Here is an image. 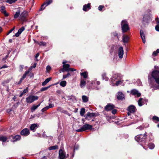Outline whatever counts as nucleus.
<instances>
[{
  "label": "nucleus",
  "instance_id": "f257e3e1",
  "mask_svg": "<svg viewBox=\"0 0 159 159\" xmlns=\"http://www.w3.org/2000/svg\"><path fill=\"white\" fill-rule=\"evenodd\" d=\"M155 70L152 71L151 75L152 78L154 80L155 82L157 84V86L154 85L151 81V78L148 76V80L152 87H153L155 89H159V69L157 68L158 67L155 66Z\"/></svg>",
  "mask_w": 159,
  "mask_h": 159
},
{
  "label": "nucleus",
  "instance_id": "f03ea898",
  "mask_svg": "<svg viewBox=\"0 0 159 159\" xmlns=\"http://www.w3.org/2000/svg\"><path fill=\"white\" fill-rule=\"evenodd\" d=\"M121 27L122 32L123 33H126L130 30L129 24L126 20H122L121 23Z\"/></svg>",
  "mask_w": 159,
  "mask_h": 159
},
{
  "label": "nucleus",
  "instance_id": "7ed1b4c3",
  "mask_svg": "<svg viewBox=\"0 0 159 159\" xmlns=\"http://www.w3.org/2000/svg\"><path fill=\"white\" fill-rule=\"evenodd\" d=\"M147 136L146 133H145L144 134H139L135 137V139L137 142L141 143L142 144L144 143L146 141V138Z\"/></svg>",
  "mask_w": 159,
  "mask_h": 159
},
{
  "label": "nucleus",
  "instance_id": "20e7f679",
  "mask_svg": "<svg viewBox=\"0 0 159 159\" xmlns=\"http://www.w3.org/2000/svg\"><path fill=\"white\" fill-rule=\"evenodd\" d=\"M123 77V75L120 74H114L111 78L110 84L112 85L113 86L115 84L114 83V82L115 81H116L118 80L122 79Z\"/></svg>",
  "mask_w": 159,
  "mask_h": 159
},
{
  "label": "nucleus",
  "instance_id": "39448f33",
  "mask_svg": "<svg viewBox=\"0 0 159 159\" xmlns=\"http://www.w3.org/2000/svg\"><path fill=\"white\" fill-rule=\"evenodd\" d=\"M38 97L37 96L30 95L26 98V102L27 103H30L38 99Z\"/></svg>",
  "mask_w": 159,
  "mask_h": 159
},
{
  "label": "nucleus",
  "instance_id": "423d86ee",
  "mask_svg": "<svg viewBox=\"0 0 159 159\" xmlns=\"http://www.w3.org/2000/svg\"><path fill=\"white\" fill-rule=\"evenodd\" d=\"M28 15V12L25 10L24 11L20 14V15L19 16V20L22 21H25Z\"/></svg>",
  "mask_w": 159,
  "mask_h": 159
},
{
  "label": "nucleus",
  "instance_id": "0eeeda50",
  "mask_svg": "<svg viewBox=\"0 0 159 159\" xmlns=\"http://www.w3.org/2000/svg\"><path fill=\"white\" fill-rule=\"evenodd\" d=\"M115 107V106L113 104L108 103L105 107V109L106 111H109L114 109Z\"/></svg>",
  "mask_w": 159,
  "mask_h": 159
},
{
  "label": "nucleus",
  "instance_id": "6e6552de",
  "mask_svg": "<svg viewBox=\"0 0 159 159\" xmlns=\"http://www.w3.org/2000/svg\"><path fill=\"white\" fill-rule=\"evenodd\" d=\"M30 134V132L29 129L27 128H25L21 131L20 134L21 135L27 136Z\"/></svg>",
  "mask_w": 159,
  "mask_h": 159
},
{
  "label": "nucleus",
  "instance_id": "1a4fd4ad",
  "mask_svg": "<svg viewBox=\"0 0 159 159\" xmlns=\"http://www.w3.org/2000/svg\"><path fill=\"white\" fill-rule=\"evenodd\" d=\"M59 157L60 159H64L66 157L65 152L60 149L59 152Z\"/></svg>",
  "mask_w": 159,
  "mask_h": 159
},
{
  "label": "nucleus",
  "instance_id": "9d476101",
  "mask_svg": "<svg viewBox=\"0 0 159 159\" xmlns=\"http://www.w3.org/2000/svg\"><path fill=\"white\" fill-rule=\"evenodd\" d=\"M118 55L120 58L121 59L123 58L124 55V50L122 47H120L118 49Z\"/></svg>",
  "mask_w": 159,
  "mask_h": 159
},
{
  "label": "nucleus",
  "instance_id": "9b49d317",
  "mask_svg": "<svg viewBox=\"0 0 159 159\" xmlns=\"http://www.w3.org/2000/svg\"><path fill=\"white\" fill-rule=\"evenodd\" d=\"M116 97L118 100H122L125 98L124 94L121 92H119L117 93Z\"/></svg>",
  "mask_w": 159,
  "mask_h": 159
},
{
  "label": "nucleus",
  "instance_id": "f8f14e48",
  "mask_svg": "<svg viewBox=\"0 0 159 159\" xmlns=\"http://www.w3.org/2000/svg\"><path fill=\"white\" fill-rule=\"evenodd\" d=\"M130 93L133 95H137V97H139L141 96V93L136 89L131 90L130 91Z\"/></svg>",
  "mask_w": 159,
  "mask_h": 159
},
{
  "label": "nucleus",
  "instance_id": "ddd939ff",
  "mask_svg": "<svg viewBox=\"0 0 159 159\" xmlns=\"http://www.w3.org/2000/svg\"><path fill=\"white\" fill-rule=\"evenodd\" d=\"M93 126L90 125L88 124H85L83 125L82 127V128L83 130V131L91 129Z\"/></svg>",
  "mask_w": 159,
  "mask_h": 159
},
{
  "label": "nucleus",
  "instance_id": "4468645a",
  "mask_svg": "<svg viewBox=\"0 0 159 159\" xmlns=\"http://www.w3.org/2000/svg\"><path fill=\"white\" fill-rule=\"evenodd\" d=\"M11 140L12 142H14L19 140L21 139V137L20 135H16L14 136H12Z\"/></svg>",
  "mask_w": 159,
  "mask_h": 159
},
{
  "label": "nucleus",
  "instance_id": "2eb2a0df",
  "mask_svg": "<svg viewBox=\"0 0 159 159\" xmlns=\"http://www.w3.org/2000/svg\"><path fill=\"white\" fill-rule=\"evenodd\" d=\"M5 7L4 6H2L0 7V11L3 13L5 16H8V14L7 12L5 10Z\"/></svg>",
  "mask_w": 159,
  "mask_h": 159
},
{
  "label": "nucleus",
  "instance_id": "dca6fc26",
  "mask_svg": "<svg viewBox=\"0 0 159 159\" xmlns=\"http://www.w3.org/2000/svg\"><path fill=\"white\" fill-rule=\"evenodd\" d=\"M140 34L141 35V37L142 40L143 42L145 43L146 42V39L145 34L143 30H141L140 31Z\"/></svg>",
  "mask_w": 159,
  "mask_h": 159
},
{
  "label": "nucleus",
  "instance_id": "f3484780",
  "mask_svg": "<svg viewBox=\"0 0 159 159\" xmlns=\"http://www.w3.org/2000/svg\"><path fill=\"white\" fill-rule=\"evenodd\" d=\"M90 9V4L89 3L87 5L85 4L84 5L83 8V10L84 11H86Z\"/></svg>",
  "mask_w": 159,
  "mask_h": 159
},
{
  "label": "nucleus",
  "instance_id": "a211bd4d",
  "mask_svg": "<svg viewBox=\"0 0 159 159\" xmlns=\"http://www.w3.org/2000/svg\"><path fill=\"white\" fill-rule=\"evenodd\" d=\"M149 18V16L148 15H145L143 18L142 23L144 24L145 23H147L148 19Z\"/></svg>",
  "mask_w": 159,
  "mask_h": 159
},
{
  "label": "nucleus",
  "instance_id": "6ab92c4d",
  "mask_svg": "<svg viewBox=\"0 0 159 159\" xmlns=\"http://www.w3.org/2000/svg\"><path fill=\"white\" fill-rule=\"evenodd\" d=\"M128 109L130 113L134 112L136 110L135 107L132 105L128 107Z\"/></svg>",
  "mask_w": 159,
  "mask_h": 159
},
{
  "label": "nucleus",
  "instance_id": "aec40b11",
  "mask_svg": "<svg viewBox=\"0 0 159 159\" xmlns=\"http://www.w3.org/2000/svg\"><path fill=\"white\" fill-rule=\"evenodd\" d=\"M129 37L127 35L124 34L122 36V40L124 43H127L128 42Z\"/></svg>",
  "mask_w": 159,
  "mask_h": 159
},
{
  "label": "nucleus",
  "instance_id": "412c9836",
  "mask_svg": "<svg viewBox=\"0 0 159 159\" xmlns=\"http://www.w3.org/2000/svg\"><path fill=\"white\" fill-rule=\"evenodd\" d=\"M38 126L37 124H32L30 127V129L31 130L34 131L37 128Z\"/></svg>",
  "mask_w": 159,
  "mask_h": 159
},
{
  "label": "nucleus",
  "instance_id": "4be33fe9",
  "mask_svg": "<svg viewBox=\"0 0 159 159\" xmlns=\"http://www.w3.org/2000/svg\"><path fill=\"white\" fill-rule=\"evenodd\" d=\"M52 79L51 77H49L46 79L42 83V85L43 86L45 85Z\"/></svg>",
  "mask_w": 159,
  "mask_h": 159
},
{
  "label": "nucleus",
  "instance_id": "5701e85b",
  "mask_svg": "<svg viewBox=\"0 0 159 159\" xmlns=\"http://www.w3.org/2000/svg\"><path fill=\"white\" fill-rule=\"evenodd\" d=\"M20 11L18 9L17 11L16 12L15 14L14 15V18H17L18 17H19L20 15Z\"/></svg>",
  "mask_w": 159,
  "mask_h": 159
},
{
  "label": "nucleus",
  "instance_id": "b1692460",
  "mask_svg": "<svg viewBox=\"0 0 159 159\" xmlns=\"http://www.w3.org/2000/svg\"><path fill=\"white\" fill-rule=\"evenodd\" d=\"M95 115V113H90L89 112H88L87 113L86 116V119L88 120H89V119H88V117H93Z\"/></svg>",
  "mask_w": 159,
  "mask_h": 159
},
{
  "label": "nucleus",
  "instance_id": "393cba45",
  "mask_svg": "<svg viewBox=\"0 0 159 159\" xmlns=\"http://www.w3.org/2000/svg\"><path fill=\"white\" fill-rule=\"evenodd\" d=\"M28 72H27V71H26L25 72V73L23 75V76L21 77V78L20 79V80L19 84H20L22 80L26 77V75L29 74Z\"/></svg>",
  "mask_w": 159,
  "mask_h": 159
},
{
  "label": "nucleus",
  "instance_id": "a878e982",
  "mask_svg": "<svg viewBox=\"0 0 159 159\" xmlns=\"http://www.w3.org/2000/svg\"><path fill=\"white\" fill-rule=\"evenodd\" d=\"M70 66V65L69 64H66V65H63L62 67L65 69L66 71L69 72V69Z\"/></svg>",
  "mask_w": 159,
  "mask_h": 159
},
{
  "label": "nucleus",
  "instance_id": "bb28decb",
  "mask_svg": "<svg viewBox=\"0 0 159 159\" xmlns=\"http://www.w3.org/2000/svg\"><path fill=\"white\" fill-rule=\"evenodd\" d=\"M123 81H124V80L122 79L118 80L116 81V86H117L119 85L122 84V83H123Z\"/></svg>",
  "mask_w": 159,
  "mask_h": 159
},
{
  "label": "nucleus",
  "instance_id": "cd10ccee",
  "mask_svg": "<svg viewBox=\"0 0 159 159\" xmlns=\"http://www.w3.org/2000/svg\"><path fill=\"white\" fill-rule=\"evenodd\" d=\"M82 98L83 101L84 102H87L88 101V98L87 96H83Z\"/></svg>",
  "mask_w": 159,
  "mask_h": 159
},
{
  "label": "nucleus",
  "instance_id": "c85d7f7f",
  "mask_svg": "<svg viewBox=\"0 0 159 159\" xmlns=\"http://www.w3.org/2000/svg\"><path fill=\"white\" fill-rule=\"evenodd\" d=\"M86 84V82L84 80H82L81 81L80 83V86L81 88L84 87H85Z\"/></svg>",
  "mask_w": 159,
  "mask_h": 159
},
{
  "label": "nucleus",
  "instance_id": "c756f323",
  "mask_svg": "<svg viewBox=\"0 0 159 159\" xmlns=\"http://www.w3.org/2000/svg\"><path fill=\"white\" fill-rule=\"evenodd\" d=\"M42 102H40L39 104L37 105H33L31 107V109L32 111H34L35 110H36V109L38 108V107L40 105L41 103H42Z\"/></svg>",
  "mask_w": 159,
  "mask_h": 159
},
{
  "label": "nucleus",
  "instance_id": "7c9ffc66",
  "mask_svg": "<svg viewBox=\"0 0 159 159\" xmlns=\"http://www.w3.org/2000/svg\"><path fill=\"white\" fill-rule=\"evenodd\" d=\"M80 75L83 76L84 78H86L88 77V73L86 72H84L81 73H80Z\"/></svg>",
  "mask_w": 159,
  "mask_h": 159
},
{
  "label": "nucleus",
  "instance_id": "2f4dec72",
  "mask_svg": "<svg viewBox=\"0 0 159 159\" xmlns=\"http://www.w3.org/2000/svg\"><path fill=\"white\" fill-rule=\"evenodd\" d=\"M148 147L150 149H153L155 147V145L152 143H150L148 144Z\"/></svg>",
  "mask_w": 159,
  "mask_h": 159
},
{
  "label": "nucleus",
  "instance_id": "473e14b6",
  "mask_svg": "<svg viewBox=\"0 0 159 159\" xmlns=\"http://www.w3.org/2000/svg\"><path fill=\"white\" fill-rule=\"evenodd\" d=\"M102 77L103 80L107 81L108 80V78L106 76V75L105 73H103L102 75Z\"/></svg>",
  "mask_w": 159,
  "mask_h": 159
},
{
  "label": "nucleus",
  "instance_id": "72a5a7b5",
  "mask_svg": "<svg viewBox=\"0 0 159 159\" xmlns=\"http://www.w3.org/2000/svg\"><path fill=\"white\" fill-rule=\"evenodd\" d=\"M36 43L40 46H46V43L43 41H41L40 42H36Z\"/></svg>",
  "mask_w": 159,
  "mask_h": 159
},
{
  "label": "nucleus",
  "instance_id": "f704fd0d",
  "mask_svg": "<svg viewBox=\"0 0 159 159\" xmlns=\"http://www.w3.org/2000/svg\"><path fill=\"white\" fill-rule=\"evenodd\" d=\"M58 146L57 145H55L52 146L50 147L48 149L50 150H55L58 148Z\"/></svg>",
  "mask_w": 159,
  "mask_h": 159
},
{
  "label": "nucleus",
  "instance_id": "c9c22d12",
  "mask_svg": "<svg viewBox=\"0 0 159 159\" xmlns=\"http://www.w3.org/2000/svg\"><path fill=\"white\" fill-rule=\"evenodd\" d=\"M66 84V81H61L60 83V85L62 87H65Z\"/></svg>",
  "mask_w": 159,
  "mask_h": 159
},
{
  "label": "nucleus",
  "instance_id": "e433bc0d",
  "mask_svg": "<svg viewBox=\"0 0 159 159\" xmlns=\"http://www.w3.org/2000/svg\"><path fill=\"white\" fill-rule=\"evenodd\" d=\"M7 138L4 136H0V141L3 142H5L7 140Z\"/></svg>",
  "mask_w": 159,
  "mask_h": 159
},
{
  "label": "nucleus",
  "instance_id": "4c0bfd02",
  "mask_svg": "<svg viewBox=\"0 0 159 159\" xmlns=\"http://www.w3.org/2000/svg\"><path fill=\"white\" fill-rule=\"evenodd\" d=\"M85 110L84 108H83L81 109L80 111V115L81 116H84V113L85 112Z\"/></svg>",
  "mask_w": 159,
  "mask_h": 159
},
{
  "label": "nucleus",
  "instance_id": "58836bf2",
  "mask_svg": "<svg viewBox=\"0 0 159 159\" xmlns=\"http://www.w3.org/2000/svg\"><path fill=\"white\" fill-rule=\"evenodd\" d=\"M70 76V73L69 72H68V73L66 75H63L62 80H63L69 77Z\"/></svg>",
  "mask_w": 159,
  "mask_h": 159
},
{
  "label": "nucleus",
  "instance_id": "ea45409f",
  "mask_svg": "<svg viewBox=\"0 0 159 159\" xmlns=\"http://www.w3.org/2000/svg\"><path fill=\"white\" fill-rule=\"evenodd\" d=\"M142 98H140L138 102V105L140 107L142 106L143 105V103L142 102Z\"/></svg>",
  "mask_w": 159,
  "mask_h": 159
},
{
  "label": "nucleus",
  "instance_id": "a19ab883",
  "mask_svg": "<svg viewBox=\"0 0 159 159\" xmlns=\"http://www.w3.org/2000/svg\"><path fill=\"white\" fill-rule=\"evenodd\" d=\"M17 0H7L6 2L10 4H11L12 3H15Z\"/></svg>",
  "mask_w": 159,
  "mask_h": 159
},
{
  "label": "nucleus",
  "instance_id": "79ce46f5",
  "mask_svg": "<svg viewBox=\"0 0 159 159\" xmlns=\"http://www.w3.org/2000/svg\"><path fill=\"white\" fill-rule=\"evenodd\" d=\"M159 53V49H157L156 51H154L152 53V55L156 56Z\"/></svg>",
  "mask_w": 159,
  "mask_h": 159
},
{
  "label": "nucleus",
  "instance_id": "37998d69",
  "mask_svg": "<svg viewBox=\"0 0 159 159\" xmlns=\"http://www.w3.org/2000/svg\"><path fill=\"white\" fill-rule=\"evenodd\" d=\"M152 120L154 121L156 120L157 122L159 121V117L156 116H154L152 117Z\"/></svg>",
  "mask_w": 159,
  "mask_h": 159
},
{
  "label": "nucleus",
  "instance_id": "c03bdc74",
  "mask_svg": "<svg viewBox=\"0 0 159 159\" xmlns=\"http://www.w3.org/2000/svg\"><path fill=\"white\" fill-rule=\"evenodd\" d=\"M52 2V0H48L47 2H44V4H46L45 7H46L48 5H49Z\"/></svg>",
  "mask_w": 159,
  "mask_h": 159
},
{
  "label": "nucleus",
  "instance_id": "a18cd8bd",
  "mask_svg": "<svg viewBox=\"0 0 159 159\" xmlns=\"http://www.w3.org/2000/svg\"><path fill=\"white\" fill-rule=\"evenodd\" d=\"M25 30V28L24 27H22L21 28L19 29L18 31L20 32V34H21V33Z\"/></svg>",
  "mask_w": 159,
  "mask_h": 159
},
{
  "label": "nucleus",
  "instance_id": "49530a36",
  "mask_svg": "<svg viewBox=\"0 0 159 159\" xmlns=\"http://www.w3.org/2000/svg\"><path fill=\"white\" fill-rule=\"evenodd\" d=\"M51 85H50L48 87H43V88H42L41 89V90L42 91H45L47 90L49 88H50V87Z\"/></svg>",
  "mask_w": 159,
  "mask_h": 159
},
{
  "label": "nucleus",
  "instance_id": "de8ad7c7",
  "mask_svg": "<svg viewBox=\"0 0 159 159\" xmlns=\"http://www.w3.org/2000/svg\"><path fill=\"white\" fill-rule=\"evenodd\" d=\"M62 113L68 115L69 116H70V114L66 110H63L62 111Z\"/></svg>",
  "mask_w": 159,
  "mask_h": 159
},
{
  "label": "nucleus",
  "instance_id": "09e8293b",
  "mask_svg": "<svg viewBox=\"0 0 159 159\" xmlns=\"http://www.w3.org/2000/svg\"><path fill=\"white\" fill-rule=\"evenodd\" d=\"M48 109H49V108L48 106H46V107H44L42 109V110H41V111L42 112H44V111L48 110Z\"/></svg>",
  "mask_w": 159,
  "mask_h": 159
},
{
  "label": "nucleus",
  "instance_id": "8fccbe9b",
  "mask_svg": "<svg viewBox=\"0 0 159 159\" xmlns=\"http://www.w3.org/2000/svg\"><path fill=\"white\" fill-rule=\"evenodd\" d=\"M63 109L61 107H57V111H60L61 113H62V111H63Z\"/></svg>",
  "mask_w": 159,
  "mask_h": 159
},
{
  "label": "nucleus",
  "instance_id": "3c124183",
  "mask_svg": "<svg viewBox=\"0 0 159 159\" xmlns=\"http://www.w3.org/2000/svg\"><path fill=\"white\" fill-rule=\"evenodd\" d=\"M45 5H46V4H45L44 3V4L41 6V8H40V9H39V10L41 11V10H44V9L45 7H46L45 6L44 7Z\"/></svg>",
  "mask_w": 159,
  "mask_h": 159
},
{
  "label": "nucleus",
  "instance_id": "603ef678",
  "mask_svg": "<svg viewBox=\"0 0 159 159\" xmlns=\"http://www.w3.org/2000/svg\"><path fill=\"white\" fill-rule=\"evenodd\" d=\"M158 24L156 25L155 27V29L157 31H159V24Z\"/></svg>",
  "mask_w": 159,
  "mask_h": 159
},
{
  "label": "nucleus",
  "instance_id": "864d4df0",
  "mask_svg": "<svg viewBox=\"0 0 159 159\" xmlns=\"http://www.w3.org/2000/svg\"><path fill=\"white\" fill-rule=\"evenodd\" d=\"M65 71H66V70L64 68H61L59 70V72L60 73H61V72H64Z\"/></svg>",
  "mask_w": 159,
  "mask_h": 159
},
{
  "label": "nucleus",
  "instance_id": "5fc2aeb1",
  "mask_svg": "<svg viewBox=\"0 0 159 159\" xmlns=\"http://www.w3.org/2000/svg\"><path fill=\"white\" fill-rule=\"evenodd\" d=\"M51 69V67L49 66H47L46 67V70L48 71H50Z\"/></svg>",
  "mask_w": 159,
  "mask_h": 159
},
{
  "label": "nucleus",
  "instance_id": "6e6d98bb",
  "mask_svg": "<svg viewBox=\"0 0 159 159\" xmlns=\"http://www.w3.org/2000/svg\"><path fill=\"white\" fill-rule=\"evenodd\" d=\"M104 7L103 6L100 5L98 7V9L99 11H101Z\"/></svg>",
  "mask_w": 159,
  "mask_h": 159
},
{
  "label": "nucleus",
  "instance_id": "4d7b16f0",
  "mask_svg": "<svg viewBox=\"0 0 159 159\" xmlns=\"http://www.w3.org/2000/svg\"><path fill=\"white\" fill-rule=\"evenodd\" d=\"M112 110V111L111 112H112V114H116V113L117 110L115 109H113Z\"/></svg>",
  "mask_w": 159,
  "mask_h": 159
},
{
  "label": "nucleus",
  "instance_id": "13d9d810",
  "mask_svg": "<svg viewBox=\"0 0 159 159\" xmlns=\"http://www.w3.org/2000/svg\"><path fill=\"white\" fill-rule=\"evenodd\" d=\"M9 53H8V54L6 55L2 59V61H5V60L7 59V57H8Z\"/></svg>",
  "mask_w": 159,
  "mask_h": 159
},
{
  "label": "nucleus",
  "instance_id": "bf43d9fd",
  "mask_svg": "<svg viewBox=\"0 0 159 159\" xmlns=\"http://www.w3.org/2000/svg\"><path fill=\"white\" fill-rule=\"evenodd\" d=\"M48 107L49 108H52L54 107V105L53 104H50Z\"/></svg>",
  "mask_w": 159,
  "mask_h": 159
},
{
  "label": "nucleus",
  "instance_id": "052dcab7",
  "mask_svg": "<svg viewBox=\"0 0 159 159\" xmlns=\"http://www.w3.org/2000/svg\"><path fill=\"white\" fill-rule=\"evenodd\" d=\"M76 70V69L74 68H70L69 69V71H74Z\"/></svg>",
  "mask_w": 159,
  "mask_h": 159
},
{
  "label": "nucleus",
  "instance_id": "680f3d73",
  "mask_svg": "<svg viewBox=\"0 0 159 159\" xmlns=\"http://www.w3.org/2000/svg\"><path fill=\"white\" fill-rule=\"evenodd\" d=\"M28 87H27L26 88V89H24V90H23V93H25L27 92H28Z\"/></svg>",
  "mask_w": 159,
  "mask_h": 159
},
{
  "label": "nucleus",
  "instance_id": "e2e57ef3",
  "mask_svg": "<svg viewBox=\"0 0 159 159\" xmlns=\"http://www.w3.org/2000/svg\"><path fill=\"white\" fill-rule=\"evenodd\" d=\"M76 131L77 132L84 131L82 127L80 129L76 130Z\"/></svg>",
  "mask_w": 159,
  "mask_h": 159
},
{
  "label": "nucleus",
  "instance_id": "0e129e2a",
  "mask_svg": "<svg viewBox=\"0 0 159 159\" xmlns=\"http://www.w3.org/2000/svg\"><path fill=\"white\" fill-rule=\"evenodd\" d=\"M79 148V146L78 145L75 144L74 147V151L77 150Z\"/></svg>",
  "mask_w": 159,
  "mask_h": 159
},
{
  "label": "nucleus",
  "instance_id": "69168bd1",
  "mask_svg": "<svg viewBox=\"0 0 159 159\" xmlns=\"http://www.w3.org/2000/svg\"><path fill=\"white\" fill-rule=\"evenodd\" d=\"M20 34V32H19L18 31V32L16 33L15 34V36L16 37H18L20 35V34Z\"/></svg>",
  "mask_w": 159,
  "mask_h": 159
},
{
  "label": "nucleus",
  "instance_id": "338daca9",
  "mask_svg": "<svg viewBox=\"0 0 159 159\" xmlns=\"http://www.w3.org/2000/svg\"><path fill=\"white\" fill-rule=\"evenodd\" d=\"M14 28H15V27L13 28H12V29L11 30L9 31V32L7 33V35H8L9 34H10L14 30Z\"/></svg>",
  "mask_w": 159,
  "mask_h": 159
},
{
  "label": "nucleus",
  "instance_id": "774afa93",
  "mask_svg": "<svg viewBox=\"0 0 159 159\" xmlns=\"http://www.w3.org/2000/svg\"><path fill=\"white\" fill-rule=\"evenodd\" d=\"M24 67V66L21 65L20 66V71H22L23 70V69Z\"/></svg>",
  "mask_w": 159,
  "mask_h": 159
}]
</instances>
